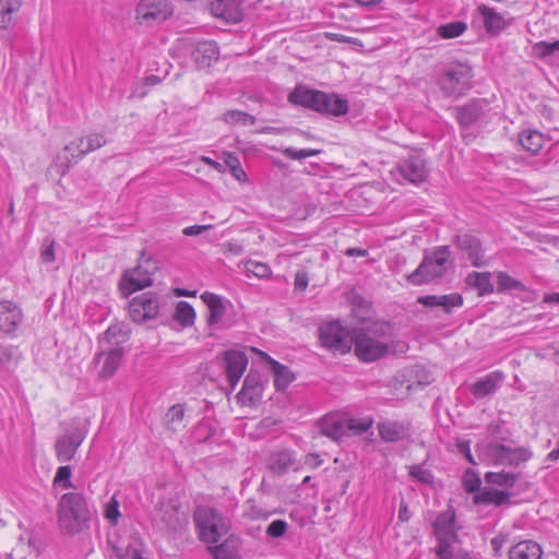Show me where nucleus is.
Listing matches in <instances>:
<instances>
[{
    "instance_id": "35",
    "label": "nucleus",
    "mask_w": 559,
    "mask_h": 559,
    "mask_svg": "<svg viewBox=\"0 0 559 559\" xmlns=\"http://www.w3.org/2000/svg\"><path fill=\"white\" fill-rule=\"evenodd\" d=\"M519 475L509 472H488L485 474V481L487 484L497 485L501 487L511 488L518 480Z\"/></svg>"
},
{
    "instance_id": "22",
    "label": "nucleus",
    "mask_w": 559,
    "mask_h": 559,
    "mask_svg": "<svg viewBox=\"0 0 559 559\" xmlns=\"http://www.w3.org/2000/svg\"><path fill=\"white\" fill-rule=\"evenodd\" d=\"M23 322V312L13 301H2V333L13 336Z\"/></svg>"
},
{
    "instance_id": "6",
    "label": "nucleus",
    "mask_w": 559,
    "mask_h": 559,
    "mask_svg": "<svg viewBox=\"0 0 559 559\" xmlns=\"http://www.w3.org/2000/svg\"><path fill=\"white\" fill-rule=\"evenodd\" d=\"M319 341L322 347L334 355H344L353 347V335L337 321L321 324L319 328Z\"/></svg>"
},
{
    "instance_id": "39",
    "label": "nucleus",
    "mask_w": 559,
    "mask_h": 559,
    "mask_svg": "<svg viewBox=\"0 0 559 559\" xmlns=\"http://www.w3.org/2000/svg\"><path fill=\"white\" fill-rule=\"evenodd\" d=\"M467 29V24L463 21H454L437 28V34L442 38H456Z\"/></svg>"
},
{
    "instance_id": "12",
    "label": "nucleus",
    "mask_w": 559,
    "mask_h": 559,
    "mask_svg": "<svg viewBox=\"0 0 559 559\" xmlns=\"http://www.w3.org/2000/svg\"><path fill=\"white\" fill-rule=\"evenodd\" d=\"M488 455L498 464L519 466L532 457V451L525 447L509 448L498 442H490L487 445Z\"/></svg>"
},
{
    "instance_id": "54",
    "label": "nucleus",
    "mask_w": 559,
    "mask_h": 559,
    "mask_svg": "<svg viewBox=\"0 0 559 559\" xmlns=\"http://www.w3.org/2000/svg\"><path fill=\"white\" fill-rule=\"evenodd\" d=\"M105 518L112 524H117L120 518L119 502L112 497L105 508Z\"/></svg>"
},
{
    "instance_id": "62",
    "label": "nucleus",
    "mask_w": 559,
    "mask_h": 559,
    "mask_svg": "<svg viewBox=\"0 0 559 559\" xmlns=\"http://www.w3.org/2000/svg\"><path fill=\"white\" fill-rule=\"evenodd\" d=\"M324 37L329 40L342 43V44H352L354 43V38L345 36L343 34L332 33V32H325Z\"/></svg>"
},
{
    "instance_id": "53",
    "label": "nucleus",
    "mask_w": 559,
    "mask_h": 559,
    "mask_svg": "<svg viewBox=\"0 0 559 559\" xmlns=\"http://www.w3.org/2000/svg\"><path fill=\"white\" fill-rule=\"evenodd\" d=\"M287 527L286 521L275 520L267 526L266 535L273 538H280L285 535Z\"/></svg>"
},
{
    "instance_id": "32",
    "label": "nucleus",
    "mask_w": 559,
    "mask_h": 559,
    "mask_svg": "<svg viewBox=\"0 0 559 559\" xmlns=\"http://www.w3.org/2000/svg\"><path fill=\"white\" fill-rule=\"evenodd\" d=\"M479 12L484 19V25L488 32L499 33L506 27V21L501 14L492 9L481 5Z\"/></svg>"
},
{
    "instance_id": "18",
    "label": "nucleus",
    "mask_w": 559,
    "mask_h": 559,
    "mask_svg": "<svg viewBox=\"0 0 559 559\" xmlns=\"http://www.w3.org/2000/svg\"><path fill=\"white\" fill-rule=\"evenodd\" d=\"M417 302L428 308L440 307L447 314H450L454 308H459L463 305L464 298L459 293L448 295H426L418 297Z\"/></svg>"
},
{
    "instance_id": "4",
    "label": "nucleus",
    "mask_w": 559,
    "mask_h": 559,
    "mask_svg": "<svg viewBox=\"0 0 559 559\" xmlns=\"http://www.w3.org/2000/svg\"><path fill=\"white\" fill-rule=\"evenodd\" d=\"M472 69L465 63H450L436 83L443 96H462L471 88Z\"/></svg>"
},
{
    "instance_id": "28",
    "label": "nucleus",
    "mask_w": 559,
    "mask_h": 559,
    "mask_svg": "<svg viewBox=\"0 0 559 559\" xmlns=\"http://www.w3.org/2000/svg\"><path fill=\"white\" fill-rule=\"evenodd\" d=\"M269 364L274 373V385L277 391H284L295 380V374L292 370L278 362L277 360L269 357Z\"/></svg>"
},
{
    "instance_id": "23",
    "label": "nucleus",
    "mask_w": 559,
    "mask_h": 559,
    "mask_svg": "<svg viewBox=\"0 0 559 559\" xmlns=\"http://www.w3.org/2000/svg\"><path fill=\"white\" fill-rule=\"evenodd\" d=\"M473 502L475 504L501 507L511 503V493L507 490L485 487L474 495Z\"/></svg>"
},
{
    "instance_id": "11",
    "label": "nucleus",
    "mask_w": 559,
    "mask_h": 559,
    "mask_svg": "<svg viewBox=\"0 0 559 559\" xmlns=\"http://www.w3.org/2000/svg\"><path fill=\"white\" fill-rule=\"evenodd\" d=\"M135 12L140 24L152 25L165 21L174 10L169 0H140Z\"/></svg>"
},
{
    "instance_id": "59",
    "label": "nucleus",
    "mask_w": 559,
    "mask_h": 559,
    "mask_svg": "<svg viewBox=\"0 0 559 559\" xmlns=\"http://www.w3.org/2000/svg\"><path fill=\"white\" fill-rule=\"evenodd\" d=\"M91 153V151H86V144H82L80 146L79 153L73 154V159H69L66 157V170H69L73 165L78 164L85 155Z\"/></svg>"
},
{
    "instance_id": "56",
    "label": "nucleus",
    "mask_w": 559,
    "mask_h": 559,
    "mask_svg": "<svg viewBox=\"0 0 559 559\" xmlns=\"http://www.w3.org/2000/svg\"><path fill=\"white\" fill-rule=\"evenodd\" d=\"M45 243H48L46 249L41 251L40 258L44 263H51L55 261V241L49 240L48 238L45 239Z\"/></svg>"
},
{
    "instance_id": "17",
    "label": "nucleus",
    "mask_w": 559,
    "mask_h": 559,
    "mask_svg": "<svg viewBox=\"0 0 559 559\" xmlns=\"http://www.w3.org/2000/svg\"><path fill=\"white\" fill-rule=\"evenodd\" d=\"M211 12L227 23H238L242 20L240 0H214L211 2Z\"/></svg>"
},
{
    "instance_id": "7",
    "label": "nucleus",
    "mask_w": 559,
    "mask_h": 559,
    "mask_svg": "<svg viewBox=\"0 0 559 559\" xmlns=\"http://www.w3.org/2000/svg\"><path fill=\"white\" fill-rule=\"evenodd\" d=\"M433 534L438 540L435 554L438 559H447L449 546L457 542V530L455 528V512L452 508L441 512L432 524Z\"/></svg>"
},
{
    "instance_id": "64",
    "label": "nucleus",
    "mask_w": 559,
    "mask_h": 559,
    "mask_svg": "<svg viewBox=\"0 0 559 559\" xmlns=\"http://www.w3.org/2000/svg\"><path fill=\"white\" fill-rule=\"evenodd\" d=\"M322 460L317 453H309L305 457V464L311 468H317L321 465Z\"/></svg>"
},
{
    "instance_id": "51",
    "label": "nucleus",
    "mask_w": 559,
    "mask_h": 559,
    "mask_svg": "<svg viewBox=\"0 0 559 559\" xmlns=\"http://www.w3.org/2000/svg\"><path fill=\"white\" fill-rule=\"evenodd\" d=\"M212 552L215 559H239L238 554L229 549V540H226L221 545L215 546L212 549Z\"/></svg>"
},
{
    "instance_id": "27",
    "label": "nucleus",
    "mask_w": 559,
    "mask_h": 559,
    "mask_svg": "<svg viewBox=\"0 0 559 559\" xmlns=\"http://www.w3.org/2000/svg\"><path fill=\"white\" fill-rule=\"evenodd\" d=\"M543 550L533 540H522L509 550L510 559H542Z\"/></svg>"
},
{
    "instance_id": "60",
    "label": "nucleus",
    "mask_w": 559,
    "mask_h": 559,
    "mask_svg": "<svg viewBox=\"0 0 559 559\" xmlns=\"http://www.w3.org/2000/svg\"><path fill=\"white\" fill-rule=\"evenodd\" d=\"M308 273L306 271H298L295 275V289L305 290L308 286Z\"/></svg>"
},
{
    "instance_id": "16",
    "label": "nucleus",
    "mask_w": 559,
    "mask_h": 559,
    "mask_svg": "<svg viewBox=\"0 0 559 559\" xmlns=\"http://www.w3.org/2000/svg\"><path fill=\"white\" fill-rule=\"evenodd\" d=\"M224 360L227 380L235 388L248 366V357L241 350L229 349L224 353Z\"/></svg>"
},
{
    "instance_id": "29",
    "label": "nucleus",
    "mask_w": 559,
    "mask_h": 559,
    "mask_svg": "<svg viewBox=\"0 0 559 559\" xmlns=\"http://www.w3.org/2000/svg\"><path fill=\"white\" fill-rule=\"evenodd\" d=\"M544 135L536 130H525L519 134V144L523 150L536 155L544 146Z\"/></svg>"
},
{
    "instance_id": "9",
    "label": "nucleus",
    "mask_w": 559,
    "mask_h": 559,
    "mask_svg": "<svg viewBox=\"0 0 559 559\" xmlns=\"http://www.w3.org/2000/svg\"><path fill=\"white\" fill-rule=\"evenodd\" d=\"M158 262L147 257L145 258L144 252H141V258L138 265L132 271H126L122 275V282H127L130 285L128 295L150 287L153 284L152 276L158 271Z\"/></svg>"
},
{
    "instance_id": "33",
    "label": "nucleus",
    "mask_w": 559,
    "mask_h": 559,
    "mask_svg": "<svg viewBox=\"0 0 559 559\" xmlns=\"http://www.w3.org/2000/svg\"><path fill=\"white\" fill-rule=\"evenodd\" d=\"M173 319L185 328L191 326L195 319L194 308L187 301H179L176 306Z\"/></svg>"
},
{
    "instance_id": "50",
    "label": "nucleus",
    "mask_w": 559,
    "mask_h": 559,
    "mask_svg": "<svg viewBox=\"0 0 559 559\" xmlns=\"http://www.w3.org/2000/svg\"><path fill=\"white\" fill-rule=\"evenodd\" d=\"M246 269L248 272L252 273L259 278H265L271 274L270 266L263 262H255L250 260L246 263Z\"/></svg>"
},
{
    "instance_id": "26",
    "label": "nucleus",
    "mask_w": 559,
    "mask_h": 559,
    "mask_svg": "<svg viewBox=\"0 0 559 559\" xmlns=\"http://www.w3.org/2000/svg\"><path fill=\"white\" fill-rule=\"evenodd\" d=\"M503 376L501 372L495 371L486 377L478 379L471 388L472 394L476 399H484L485 396L492 394L498 389L499 382Z\"/></svg>"
},
{
    "instance_id": "45",
    "label": "nucleus",
    "mask_w": 559,
    "mask_h": 559,
    "mask_svg": "<svg viewBox=\"0 0 559 559\" xmlns=\"http://www.w3.org/2000/svg\"><path fill=\"white\" fill-rule=\"evenodd\" d=\"M497 278L499 292L523 288V284L520 281L513 278L506 272H499Z\"/></svg>"
},
{
    "instance_id": "14",
    "label": "nucleus",
    "mask_w": 559,
    "mask_h": 559,
    "mask_svg": "<svg viewBox=\"0 0 559 559\" xmlns=\"http://www.w3.org/2000/svg\"><path fill=\"white\" fill-rule=\"evenodd\" d=\"M263 382L258 371L250 370L245 380L241 390L237 394V399L243 405L253 406L259 403L263 394Z\"/></svg>"
},
{
    "instance_id": "57",
    "label": "nucleus",
    "mask_w": 559,
    "mask_h": 559,
    "mask_svg": "<svg viewBox=\"0 0 559 559\" xmlns=\"http://www.w3.org/2000/svg\"><path fill=\"white\" fill-rule=\"evenodd\" d=\"M447 559H476L471 552L463 549H454L453 545L449 546Z\"/></svg>"
},
{
    "instance_id": "58",
    "label": "nucleus",
    "mask_w": 559,
    "mask_h": 559,
    "mask_svg": "<svg viewBox=\"0 0 559 559\" xmlns=\"http://www.w3.org/2000/svg\"><path fill=\"white\" fill-rule=\"evenodd\" d=\"M469 444V440H459L456 447L460 453H462L471 464L475 465L476 462L471 453Z\"/></svg>"
},
{
    "instance_id": "19",
    "label": "nucleus",
    "mask_w": 559,
    "mask_h": 559,
    "mask_svg": "<svg viewBox=\"0 0 559 559\" xmlns=\"http://www.w3.org/2000/svg\"><path fill=\"white\" fill-rule=\"evenodd\" d=\"M488 103L486 99H473L456 108V119L462 127H469L485 115Z\"/></svg>"
},
{
    "instance_id": "52",
    "label": "nucleus",
    "mask_w": 559,
    "mask_h": 559,
    "mask_svg": "<svg viewBox=\"0 0 559 559\" xmlns=\"http://www.w3.org/2000/svg\"><path fill=\"white\" fill-rule=\"evenodd\" d=\"M108 544L111 547L112 554L118 559H131L132 558V551H139L136 548L132 547L130 544L123 546V545H118V544H116V543H114L111 540H109Z\"/></svg>"
},
{
    "instance_id": "42",
    "label": "nucleus",
    "mask_w": 559,
    "mask_h": 559,
    "mask_svg": "<svg viewBox=\"0 0 559 559\" xmlns=\"http://www.w3.org/2000/svg\"><path fill=\"white\" fill-rule=\"evenodd\" d=\"M393 331L394 328L390 322L377 321L367 330H365V333H368V335L372 338L382 341L383 338L393 336Z\"/></svg>"
},
{
    "instance_id": "49",
    "label": "nucleus",
    "mask_w": 559,
    "mask_h": 559,
    "mask_svg": "<svg viewBox=\"0 0 559 559\" xmlns=\"http://www.w3.org/2000/svg\"><path fill=\"white\" fill-rule=\"evenodd\" d=\"M481 480L477 474L473 473L471 469L465 472L463 478V487L466 492H478L480 490Z\"/></svg>"
},
{
    "instance_id": "31",
    "label": "nucleus",
    "mask_w": 559,
    "mask_h": 559,
    "mask_svg": "<svg viewBox=\"0 0 559 559\" xmlns=\"http://www.w3.org/2000/svg\"><path fill=\"white\" fill-rule=\"evenodd\" d=\"M466 284L478 290V295L484 296L493 292L491 274L489 272H472L466 276Z\"/></svg>"
},
{
    "instance_id": "63",
    "label": "nucleus",
    "mask_w": 559,
    "mask_h": 559,
    "mask_svg": "<svg viewBox=\"0 0 559 559\" xmlns=\"http://www.w3.org/2000/svg\"><path fill=\"white\" fill-rule=\"evenodd\" d=\"M212 228V225H193L188 226L183 229V235L186 236H198L201 233Z\"/></svg>"
},
{
    "instance_id": "5",
    "label": "nucleus",
    "mask_w": 559,
    "mask_h": 559,
    "mask_svg": "<svg viewBox=\"0 0 559 559\" xmlns=\"http://www.w3.org/2000/svg\"><path fill=\"white\" fill-rule=\"evenodd\" d=\"M87 435V426L81 419H72L56 440L55 452L59 462L71 461Z\"/></svg>"
},
{
    "instance_id": "46",
    "label": "nucleus",
    "mask_w": 559,
    "mask_h": 559,
    "mask_svg": "<svg viewBox=\"0 0 559 559\" xmlns=\"http://www.w3.org/2000/svg\"><path fill=\"white\" fill-rule=\"evenodd\" d=\"M409 475L425 485L433 484V475L429 469H426L420 464H415L409 467Z\"/></svg>"
},
{
    "instance_id": "43",
    "label": "nucleus",
    "mask_w": 559,
    "mask_h": 559,
    "mask_svg": "<svg viewBox=\"0 0 559 559\" xmlns=\"http://www.w3.org/2000/svg\"><path fill=\"white\" fill-rule=\"evenodd\" d=\"M71 475L72 469L70 465L60 466L53 478V485L60 486L63 489L72 488Z\"/></svg>"
},
{
    "instance_id": "47",
    "label": "nucleus",
    "mask_w": 559,
    "mask_h": 559,
    "mask_svg": "<svg viewBox=\"0 0 559 559\" xmlns=\"http://www.w3.org/2000/svg\"><path fill=\"white\" fill-rule=\"evenodd\" d=\"M284 156L290 158V159H304L311 156H317L321 153V150L316 148H302V150H296L294 147H286L282 151Z\"/></svg>"
},
{
    "instance_id": "40",
    "label": "nucleus",
    "mask_w": 559,
    "mask_h": 559,
    "mask_svg": "<svg viewBox=\"0 0 559 559\" xmlns=\"http://www.w3.org/2000/svg\"><path fill=\"white\" fill-rule=\"evenodd\" d=\"M222 119L228 124L240 123L242 126H253L255 123V117L241 110L231 109L226 111Z\"/></svg>"
},
{
    "instance_id": "44",
    "label": "nucleus",
    "mask_w": 559,
    "mask_h": 559,
    "mask_svg": "<svg viewBox=\"0 0 559 559\" xmlns=\"http://www.w3.org/2000/svg\"><path fill=\"white\" fill-rule=\"evenodd\" d=\"M81 145L86 144V151L94 152L100 148L107 143V140L103 133H90L79 139Z\"/></svg>"
},
{
    "instance_id": "8",
    "label": "nucleus",
    "mask_w": 559,
    "mask_h": 559,
    "mask_svg": "<svg viewBox=\"0 0 559 559\" xmlns=\"http://www.w3.org/2000/svg\"><path fill=\"white\" fill-rule=\"evenodd\" d=\"M160 312V297L153 292H145L129 301V316L136 324L155 320Z\"/></svg>"
},
{
    "instance_id": "3",
    "label": "nucleus",
    "mask_w": 559,
    "mask_h": 559,
    "mask_svg": "<svg viewBox=\"0 0 559 559\" xmlns=\"http://www.w3.org/2000/svg\"><path fill=\"white\" fill-rule=\"evenodd\" d=\"M193 521L201 540L216 544L229 530L228 521L214 508L198 507Z\"/></svg>"
},
{
    "instance_id": "2",
    "label": "nucleus",
    "mask_w": 559,
    "mask_h": 559,
    "mask_svg": "<svg viewBox=\"0 0 559 559\" xmlns=\"http://www.w3.org/2000/svg\"><path fill=\"white\" fill-rule=\"evenodd\" d=\"M450 257L449 246L437 247L432 253L424 255L418 267L406 275V281L414 286H420L441 278L452 266Z\"/></svg>"
},
{
    "instance_id": "38",
    "label": "nucleus",
    "mask_w": 559,
    "mask_h": 559,
    "mask_svg": "<svg viewBox=\"0 0 559 559\" xmlns=\"http://www.w3.org/2000/svg\"><path fill=\"white\" fill-rule=\"evenodd\" d=\"M321 432L333 439V440H340L345 435V426L341 420H330V419H322L321 424Z\"/></svg>"
},
{
    "instance_id": "34",
    "label": "nucleus",
    "mask_w": 559,
    "mask_h": 559,
    "mask_svg": "<svg viewBox=\"0 0 559 559\" xmlns=\"http://www.w3.org/2000/svg\"><path fill=\"white\" fill-rule=\"evenodd\" d=\"M122 359V349L114 348L106 354L100 374L109 378L115 374Z\"/></svg>"
},
{
    "instance_id": "21",
    "label": "nucleus",
    "mask_w": 559,
    "mask_h": 559,
    "mask_svg": "<svg viewBox=\"0 0 559 559\" xmlns=\"http://www.w3.org/2000/svg\"><path fill=\"white\" fill-rule=\"evenodd\" d=\"M377 429L381 439L385 442H397L411 435V425L404 421H381Z\"/></svg>"
},
{
    "instance_id": "37",
    "label": "nucleus",
    "mask_w": 559,
    "mask_h": 559,
    "mask_svg": "<svg viewBox=\"0 0 559 559\" xmlns=\"http://www.w3.org/2000/svg\"><path fill=\"white\" fill-rule=\"evenodd\" d=\"M128 334L129 332L123 324L115 323L109 325V328L106 330L104 333V340L108 344L119 345L127 341Z\"/></svg>"
},
{
    "instance_id": "20",
    "label": "nucleus",
    "mask_w": 559,
    "mask_h": 559,
    "mask_svg": "<svg viewBox=\"0 0 559 559\" xmlns=\"http://www.w3.org/2000/svg\"><path fill=\"white\" fill-rule=\"evenodd\" d=\"M323 99V92L311 90L304 86L296 87L288 96L292 104L302 106L305 108L320 111V102Z\"/></svg>"
},
{
    "instance_id": "41",
    "label": "nucleus",
    "mask_w": 559,
    "mask_h": 559,
    "mask_svg": "<svg viewBox=\"0 0 559 559\" xmlns=\"http://www.w3.org/2000/svg\"><path fill=\"white\" fill-rule=\"evenodd\" d=\"M185 408L181 404L173 405L166 413L165 420L169 430L177 431L182 425Z\"/></svg>"
},
{
    "instance_id": "15",
    "label": "nucleus",
    "mask_w": 559,
    "mask_h": 559,
    "mask_svg": "<svg viewBox=\"0 0 559 559\" xmlns=\"http://www.w3.org/2000/svg\"><path fill=\"white\" fill-rule=\"evenodd\" d=\"M401 176L412 183H421L426 180L428 171L425 159L419 154H411L399 164Z\"/></svg>"
},
{
    "instance_id": "55",
    "label": "nucleus",
    "mask_w": 559,
    "mask_h": 559,
    "mask_svg": "<svg viewBox=\"0 0 559 559\" xmlns=\"http://www.w3.org/2000/svg\"><path fill=\"white\" fill-rule=\"evenodd\" d=\"M532 53L534 57L539 59H546L547 57L552 56L548 47V41H538L534 44L532 47Z\"/></svg>"
},
{
    "instance_id": "25",
    "label": "nucleus",
    "mask_w": 559,
    "mask_h": 559,
    "mask_svg": "<svg viewBox=\"0 0 559 559\" xmlns=\"http://www.w3.org/2000/svg\"><path fill=\"white\" fill-rule=\"evenodd\" d=\"M348 111V103L337 94L323 92V99L320 102L319 114L329 116H344Z\"/></svg>"
},
{
    "instance_id": "1",
    "label": "nucleus",
    "mask_w": 559,
    "mask_h": 559,
    "mask_svg": "<svg viewBox=\"0 0 559 559\" xmlns=\"http://www.w3.org/2000/svg\"><path fill=\"white\" fill-rule=\"evenodd\" d=\"M91 512L82 493L68 492L61 496L57 508V522L63 534L74 536L87 527Z\"/></svg>"
},
{
    "instance_id": "13",
    "label": "nucleus",
    "mask_w": 559,
    "mask_h": 559,
    "mask_svg": "<svg viewBox=\"0 0 559 559\" xmlns=\"http://www.w3.org/2000/svg\"><path fill=\"white\" fill-rule=\"evenodd\" d=\"M453 243L460 249L475 267L486 265L483 243L473 233L464 231L454 236Z\"/></svg>"
},
{
    "instance_id": "10",
    "label": "nucleus",
    "mask_w": 559,
    "mask_h": 559,
    "mask_svg": "<svg viewBox=\"0 0 559 559\" xmlns=\"http://www.w3.org/2000/svg\"><path fill=\"white\" fill-rule=\"evenodd\" d=\"M353 340L355 355L364 362L376 361L389 353L386 343L370 337L362 329L354 331Z\"/></svg>"
},
{
    "instance_id": "30",
    "label": "nucleus",
    "mask_w": 559,
    "mask_h": 559,
    "mask_svg": "<svg viewBox=\"0 0 559 559\" xmlns=\"http://www.w3.org/2000/svg\"><path fill=\"white\" fill-rule=\"evenodd\" d=\"M218 47L213 41H204L198 45L195 50V62L202 68H209L212 61L218 59Z\"/></svg>"
},
{
    "instance_id": "48",
    "label": "nucleus",
    "mask_w": 559,
    "mask_h": 559,
    "mask_svg": "<svg viewBox=\"0 0 559 559\" xmlns=\"http://www.w3.org/2000/svg\"><path fill=\"white\" fill-rule=\"evenodd\" d=\"M293 464V456L289 451H281L276 454L275 461L273 463V469L276 473H285L288 467Z\"/></svg>"
},
{
    "instance_id": "36",
    "label": "nucleus",
    "mask_w": 559,
    "mask_h": 559,
    "mask_svg": "<svg viewBox=\"0 0 559 559\" xmlns=\"http://www.w3.org/2000/svg\"><path fill=\"white\" fill-rule=\"evenodd\" d=\"M23 0H2V29L13 26V14L19 12Z\"/></svg>"
},
{
    "instance_id": "61",
    "label": "nucleus",
    "mask_w": 559,
    "mask_h": 559,
    "mask_svg": "<svg viewBox=\"0 0 559 559\" xmlns=\"http://www.w3.org/2000/svg\"><path fill=\"white\" fill-rule=\"evenodd\" d=\"M507 540H508V537H507V535H503V534H499V535L495 536L493 538H491L490 545L492 547V550L495 551V556L501 555L500 551H501L503 545L507 543Z\"/></svg>"
},
{
    "instance_id": "24",
    "label": "nucleus",
    "mask_w": 559,
    "mask_h": 559,
    "mask_svg": "<svg viewBox=\"0 0 559 559\" xmlns=\"http://www.w3.org/2000/svg\"><path fill=\"white\" fill-rule=\"evenodd\" d=\"M202 301L207 306L210 314L207 317V324L210 326L217 324L226 313V306L223 298L214 293L204 292L201 295Z\"/></svg>"
}]
</instances>
